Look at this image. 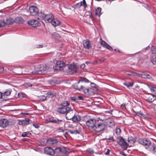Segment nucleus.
<instances>
[{"label": "nucleus", "mask_w": 156, "mask_h": 156, "mask_svg": "<svg viewBox=\"0 0 156 156\" xmlns=\"http://www.w3.org/2000/svg\"><path fill=\"white\" fill-rule=\"evenodd\" d=\"M38 68V69L32 71L31 73L34 74H44L47 73L49 68L45 64L40 65Z\"/></svg>", "instance_id": "1"}, {"label": "nucleus", "mask_w": 156, "mask_h": 156, "mask_svg": "<svg viewBox=\"0 0 156 156\" xmlns=\"http://www.w3.org/2000/svg\"><path fill=\"white\" fill-rule=\"evenodd\" d=\"M106 127V125L104 123L103 121L102 122L96 123L93 130L96 132H100L104 130Z\"/></svg>", "instance_id": "2"}, {"label": "nucleus", "mask_w": 156, "mask_h": 156, "mask_svg": "<svg viewBox=\"0 0 156 156\" xmlns=\"http://www.w3.org/2000/svg\"><path fill=\"white\" fill-rule=\"evenodd\" d=\"M73 113L71 115H67V119L68 120L72 119L74 122H78L80 120V116L77 115H76V111L72 110Z\"/></svg>", "instance_id": "3"}, {"label": "nucleus", "mask_w": 156, "mask_h": 156, "mask_svg": "<svg viewBox=\"0 0 156 156\" xmlns=\"http://www.w3.org/2000/svg\"><path fill=\"white\" fill-rule=\"evenodd\" d=\"M86 125L89 129L94 130V127L97 123V120L95 119H90L85 121Z\"/></svg>", "instance_id": "4"}, {"label": "nucleus", "mask_w": 156, "mask_h": 156, "mask_svg": "<svg viewBox=\"0 0 156 156\" xmlns=\"http://www.w3.org/2000/svg\"><path fill=\"white\" fill-rule=\"evenodd\" d=\"M117 142L124 150H126L128 147L127 143L121 137H119L117 138Z\"/></svg>", "instance_id": "5"}, {"label": "nucleus", "mask_w": 156, "mask_h": 156, "mask_svg": "<svg viewBox=\"0 0 156 156\" xmlns=\"http://www.w3.org/2000/svg\"><path fill=\"white\" fill-rule=\"evenodd\" d=\"M139 143L143 145L148 146L147 149L149 151V147L150 146L155 145L154 144H151V141L148 139H140L139 140Z\"/></svg>", "instance_id": "6"}, {"label": "nucleus", "mask_w": 156, "mask_h": 156, "mask_svg": "<svg viewBox=\"0 0 156 156\" xmlns=\"http://www.w3.org/2000/svg\"><path fill=\"white\" fill-rule=\"evenodd\" d=\"M103 121L104 123L106 125V126H108L109 127L112 128L115 126V122L112 118H109Z\"/></svg>", "instance_id": "7"}, {"label": "nucleus", "mask_w": 156, "mask_h": 156, "mask_svg": "<svg viewBox=\"0 0 156 156\" xmlns=\"http://www.w3.org/2000/svg\"><path fill=\"white\" fill-rule=\"evenodd\" d=\"M72 110L71 108H67L61 107L58 108L57 109V111L60 113L65 114L66 113L67 111H70L69 112L72 113Z\"/></svg>", "instance_id": "8"}, {"label": "nucleus", "mask_w": 156, "mask_h": 156, "mask_svg": "<svg viewBox=\"0 0 156 156\" xmlns=\"http://www.w3.org/2000/svg\"><path fill=\"white\" fill-rule=\"evenodd\" d=\"M9 124V120L5 118L0 119V127L2 128L7 127Z\"/></svg>", "instance_id": "9"}, {"label": "nucleus", "mask_w": 156, "mask_h": 156, "mask_svg": "<svg viewBox=\"0 0 156 156\" xmlns=\"http://www.w3.org/2000/svg\"><path fill=\"white\" fill-rule=\"evenodd\" d=\"M49 122L56 124L57 125L60 124L63 121L62 119H59L56 117H52L49 119L48 120Z\"/></svg>", "instance_id": "10"}, {"label": "nucleus", "mask_w": 156, "mask_h": 156, "mask_svg": "<svg viewBox=\"0 0 156 156\" xmlns=\"http://www.w3.org/2000/svg\"><path fill=\"white\" fill-rule=\"evenodd\" d=\"M29 10L30 15L32 16H35L36 15L38 12L37 8L34 6H31L29 8Z\"/></svg>", "instance_id": "11"}, {"label": "nucleus", "mask_w": 156, "mask_h": 156, "mask_svg": "<svg viewBox=\"0 0 156 156\" xmlns=\"http://www.w3.org/2000/svg\"><path fill=\"white\" fill-rule=\"evenodd\" d=\"M54 18V16L52 13L45 15L44 20L46 23L51 22Z\"/></svg>", "instance_id": "12"}, {"label": "nucleus", "mask_w": 156, "mask_h": 156, "mask_svg": "<svg viewBox=\"0 0 156 156\" xmlns=\"http://www.w3.org/2000/svg\"><path fill=\"white\" fill-rule=\"evenodd\" d=\"M44 153L48 155H53L55 154V152L50 147H47L44 148Z\"/></svg>", "instance_id": "13"}, {"label": "nucleus", "mask_w": 156, "mask_h": 156, "mask_svg": "<svg viewBox=\"0 0 156 156\" xmlns=\"http://www.w3.org/2000/svg\"><path fill=\"white\" fill-rule=\"evenodd\" d=\"M28 23L29 25H31L32 27H38L39 25V21L36 20H32L28 21Z\"/></svg>", "instance_id": "14"}, {"label": "nucleus", "mask_w": 156, "mask_h": 156, "mask_svg": "<svg viewBox=\"0 0 156 156\" xmlns=\"http://www.w3.org/2000/svg\"><path fill=\"white\" fill-rule=\"evenodd\" d=\"M64 66V63L63 62L60 61H57L55 65V69L57 70H59L61 68Z\"/></svg>", "instance_id": "15"}, {"label": "nucleus", "mask_w": 156, "mask_h": 156, "mask_svg": "<svg viewBox=\"0 0 156 156\" xmlns=\"http://www.w3.org/2000/svg\"><path fill=\"white\" fill-rule=\"evenodd\" d=\"M51 22L52 25L54 27L57 26L61 23V21L59 19L54 18Z\"/></svg>", "instance_id": "16"}, {"label": "nucleus", "mask_w": 156, "mask_h": 156, "mask_svg": "<svg viewBox=\"0 0 156 156\" xmlns=\"http://www.w3.org/2000/svg\"><path fill=\"white\" fill-rule=\"evenodd\" d=\"M155 100H156V96L154 94H151L148 97L146 101L149 103H151Z\"/></svg>", "instance_id": "17"}, {"label": "nucleus", "mask_w": 156, "mask_h": 156, "mask_svg": "<svg viewBox=\"0 0 156 156\" xmlns=\"http://www.w3.org/2000/svg\"><path fill=\"white\" fill-rule=\"evenodd\" d=\"M80 82V80L77 83L74 84L73 85V87L75 89L79 90H83L84 88V87L83 86L81 85L79 86V83Z\"/></svg>", "instance_id": "18"}, {"label": "nucleus", "mask_w": 156, "mask_h": 156, "mask_svg": "<svg viewBox=\"0 0 156 156\" xmlns=\"http://www.w3.org/2000/svg\"><path fill=\"white\" fill-rule=\"evenodd\" d=\"M69 71H72V73L76 72L77 70V67L76 66L74 65H71L69 66Z\"/></svg>", "instance_id": "19"}, {"label": "nucleus", "mask_w": 156, "mask_h": 156, "mask_svg": "<svg viewBox=\"0 0 156 156\" xmlns=\"http://www.w3.org/2000/svg\"><path fill=\"white\" fill-rule=\"evenodd\" d=\"M14 22L19 24L23 23L24 22V20L21 17H17L14 20Z\"/></svg>", "instance_id": "20"}, {"label": "nucleus", "mask_w": 156, "mask_h": 156, "mask_svg": "<svg viewBox=\"0 0 156 156\" xmlns=\"http://www.w3.org/2000/svg\"><path fill=\"white\" fill-rule=\"evenodd\" d=\"M11 91L12 90L11 89H10L5 90L4 93L2 94L3 98H6V96L10 95L11 93Z\"/></svg>", "instance_id": "21"}, {"label": "nucleus", "mask_w": 156, "mask_h": 156, "mask_svg": "<svg viewBox=\"0 0 156 156\" xmlns=\"http://www.w3.org/2000/svg\"><path fill=\"white\" fill-rule=\"evenodd\" d=\"M83 46L87 49H89L90 47L89 41L87 40H84L83 41Z\"/></svg>", "instance_id": "22"}, {"label": "nucleus", "mask_w": 156, "mask_h": 156, "mask_svg": "<svg viewBox=\"0 0 156 156\" xmlns=\"http://www.w3.org/2000/svg\"><path fill=\"white\" fill-rule=\"evenodd\" d=\"M58 140L55 139H50L47 140L48 143L50 144L53 145L56 144Z\"/></svg>", "instance_id": "23"}, {"label": "nucleus", "mask_w": 156, "mask_h": 156, "mask_svg": "<svg viewBox=\"0 0 156 156\" xmlns=\"http://www.w3.org/2000/svg\"><path fill=\"white\" fill-rule=\"evenodd\" d=\"M139 109H140V111H136V115L139 116L141 117H144V115L141 112V110H143V108H141L140 107L138 106L137 107Z\"/></svg>", "instance_id": "24"}, {"label": "nucleus", "mask_w": 156, "mask_h": 156, "mask_svg": "<svg viewBox=\"0 0 156 156\" xmlns=\"http://www.w3.org/2000/svg\"><path fill=\"white\" fill-rule=\"evenodd\" d=\"M30 119L28 118H26L25 120H23L22 122H20L19 124L20 125L24 124L25 125H27L29 123Z\"/></svg>", "instance_id": "25"}, {"label": "nucleus", "mask_w": 156, "mask_h": 156, "mask_svg": "<svg viewBox=\"0 0 156 156\" xmlns=\"http://www.w3.org/2000/svg\"><path fill=\"white\" fill-rule=\"evenodd\" d=\"M69 105V103L66 101H64L62 102V103L61 104V105L62 106L61 107H66V108H70V107H68V106Z\"/></svg>", "instance_id": "26"}, {"label": "nucleus", "mask_w": 156, "mask_h": 156, "mask_svg": "<svg viewBox=\"0 0 156 156\" xmlns=\"http://www.w3.org/2000/svg\"><path fill=\"white\" fill-rule=\"evenodd\" d=\"M76 5H79L80 7L83 5L85 8H86L87 7V5L85 0H83L82 2H81L80 3H77Z\"/></svg>", "instance_id": "27"}, {"label": "nucleus", "mask_w": 156, "mask_h": 156, "mask_svg": "<svg viewBox=\"0 0 156 156\" xmlns=\"http://www.w3.org/2000/svg\"><path fill=\"white\" fill-rule=\"evenodd\" d=\"M55 95L54 93L52 92H47L46 94V97L48 98H52Z\"/></svg>", "instance_id": "28"}, {"label": "nucleus", "mask_w": 156, "mask_h": 156, "mask_svg": "<svg viewBox=\"0 0 156 156\" xmlns=\"http://www.w3.org/2000/svg\"><path fill=\"white\" fill-rule=\"evenodd\" d=\"M46 14L42 12H40L38 14V18L39 19L42 20L44 18Z\"/></svg>", "instance_id": "29"}, {"label": "nucleus", "mask_w": 156, "mask_h": 156, "mask_svg": "<svg viewBox=\"0 0 156 156\" xmlns=\"http://www.w3.org/2000/svg\"><path fill=\"white\" fill-rule=\"evenodd\" d=\"M100 42L101 46L105 48L107 47L106 45H108V44L105 41H103L101 38L100 39Z\"/></svg>", "instance_id": "30"}, {"label": "nucleus", "mask_w": 156, "mask_h": 156, "mask_svg": "<svg viewBox=\"0 0 156 156\" xmlns=\"http://www.w3.org/2000/svg\"><path fill=\"white\" fill-rule=\"evenodd\" d=\"M149 151H154L156 153V146L155 145H153L150 146L149 147Z\"/></svg>", "instance_id": "31"}, {"label": "nucleus", "mask_w": 156, "mask_h": 156, "mask_svg": "<svg viewBox=\"0 0 156 156\" xmlns=\"http://www.w3.org/2000/svg\"><path fill=\"white\" fill-rule=\"evenodd\" d=\"M151 61L153 64L156 63V55H154L151 56Z\"/></svg>", "instance_id": "32"}, {"label": "nucleus", "mask_w": 156, "mask_h": 156, "mask_svg": "<svg viewBox=\"0 0 156 156\" xmlns=\"http://www.w3.org/2000/svg\"><path fill=\"white\" fill-rule=\"evenodd\" d=\"M14 22V20H13L12 18H10L6 20V25H10L12 24Z\"/></svg>", "instance_id": "33"}, {"label": "nucleus", "mask_w": 156, "mask_h": 156, "mask_svg": "<svg viewBox=\"0 0 156 156\" xmlns=\"http://www.w3.org/2000/svg\"><path fill=\"white\" fill-rule=\"evenodd\" d=\"M101 8L99 7L98 8L96 9L95 11V14L96 15H97L99 16H100L101 15Z\"/></svg>", "instance_id": "34"}, {"label": "nucleus", "mask_w": 156, "mask_h": 156, "mask_svg": "<svg viewBox=\"0 0 156 156\" xmlns=\"http://www.w3.org/2000/svg\"><path fill=\"white\" fill-rule=\"evenodd\" d=\"M31 134L29 132H23L22 134V136L23 137H29Z\"/></svg>", "instance_id": "35"}, {"label": "nucleus", "mask_w": 156, "mask_h": 156, "mask_svg": "<svg viewBox=\"0 0 156 156\" xmlns=\"http://www.w3.org/2000/svg\"><path fill=\"white\" fill-rule=\"evenodd\" d=\"M129 138H128V143H127L128 146L129 145L130 146H132V145L134 143V141L133 140H132L131 139V138H130V139Z\"/></svg>", "instance_id": "36"}, {"label": "nucleus", "mask_w": 156, "mask_h": 156, "mask_svg": "<svg viewBox=\"0 0 156 156\" xmlns=\"http://www.w3.org/2000/svg\"><path fill=\"white\" fill-rule=\"evenodd\" d=\"M149 89L151 90V91L152 92H154L155 94H156V88L153 87L150 85H147Z\"/></svg>", "instance_id": "37"}, {"label": "nucleus", "mask_w": 156, "mask_h": 156, "mask_svg": "<svg viewBox=\"0 0 156 156\" xmlns=\"http://www.w3.org/2000/svg\"><path fill=\"white\" fill-rule=\"evenodd\" d=\"M51 35L52 37L55 38L60 37V36L58 33L56 32H54Z\"/></svg>", "instance_id": "38"}, {"label": "nucleus", "mask_w": 156, "mask_h": 156, "mask_svg": "<svg viewBox=\"0 0 156 156\" xmlns=\"http://www.w3.org/2000/svg\"><path fill=\"white\" fill-rule=\"evenodd\" d=\"M133 82H127L125 83H124V85L126 86L127 87L129 88V87H132L133 85Z\"/></svg>", "instance_id": "39"}, {"label": "nucleus", "mask_w": 156, "mask_h": 156, "mask_svg": "<svg viewBox=\"0 0 156 156\" xmlns=\"http://www.w3.org/2000/svg\"><path fill=\"white\" fill-rule=\"evenodd\" d=\"M39 98L40 100L41 101H44L47 99L46 96L44 95L40 96Z\"/></svg>", "instance_id": "40"}, {"label": "nucleus", "mask_w": 156, "mask_h": 156, "mask_svg": "<svg viewBox=\"0 0 156 156\" xmlns=\"http://www.w3.org/2000/svg\"><path fill=\"white\" fill-rule=\"evenodd\" d=\"M151 51L153 54L156 53V46H153L151 48Z\"/></svg>", "instance_id": "41"}, {"label": "nucleus", "mask_w": 156, "mask_h": 156, "mask_svg": "<svg viewBox=\"0 0 156 156\" xmlns=\"http://www.w3.org/2000/svg\"><path fill=\"white\" fill-rule=\"evenodd\" d=\"M6 25V22L3 21H0V27H3Z\"/></svg>", "instance_id": "42"}, {"label": "nucleus", "mask_w": 156, "mask_h": 156, "mask_svg": "<svg viewBox=\"0 0 156 156\" xmlns=\"http://www.w3.org/2000/svg\"><path fill=\"white\" fill-rule=\"evenodd\" d=\"M115 132L117 135H119L121 133V130L119 128H117L116 129Z\"/></svg>", "instance_id": "43"}, {"label": "nucleus", "mask_w": 156, "mask_h": 156, "mask_svg": "<svg viewBox=\"0 0 156 156\" xmlns=\"http://www.w3.org/2000/svg\"><path fill=\"white\" fill-rule=\"evenodd\" d=\"M55 153H58L61 151V149L60 147L56 148L54 151Z\"/></svg>", "instance_id": "44"}, {"label": "nucleus", "mask_w": 156, "mask_h": 156, "mask_svg": "<svg viewBox=\"0 0 156 156\" xmlns=\"http://www.w3.org/2000/svg\"><path fill=\"white\" fill-rule=\"evenodd\" d=\"M69 132L71 134H76L78 133V131L76 130H73V131L69 130Z\"/></svg>", "instance_id": "45"}, {"label": "nucleus", "mask_w": 156, "mask_h": 156, "mask_svg": "<svg viewBox=\"0 0 156 156\" xmlns=\"http://www.w3.org/2000/svg\"><path fill=\"white\" fill-rule=\"evenodd\" d=\"M141 77L144 78H147V74L144 73H142L141 74Z\"/></svg>", "instance_id": "46"}, {"label": "nucleus", "mask_w": 156, "mask_h": 156, "mask_svg": "<svg viewBox=\"0 0 156 156\" xmlns=\"http://www.w3.org/2000/svg\"><path fill=\"white\" fill-rule=\"evenodd\" d=\"M121 108L123 110H126V105L125 104H122L121 105Z\"/></svg>", "instance_id": "47"}, {"label": "nucleus", "mask_w": 156, "mask_h": 156, "mask_svg": "<svg viewBox=\"0 0 156 156\" xmlns=\"http://www.w3.org/2000/svg\"><path fill=\"white\" fill-rule=\"evenodd\" d=\"M18 96L20 98H22L24 97V95L22 93H19Z\"/></svg>", "instance_id": "48"}, {"label": "nucleus", "mask_w": 156, "mask_h": 156, "mask_svg": "<svg viewBox=\"0 0 156 156\" xmlns=\"http://www.w3.org/2000/svg\"><path fill=\"white\" fill-rule=\"evenodd\" d=\"M111 150L109 149H107V151L105 153V155H108L109 154Z\"/></svg>", "instance_id": "49"}, {"label": "nucleus", "mask_w": 156, "mask_h": 156, "mask_svg": "<svg viewBox=\"0 0 156 156\" xmlns=\"http://www.w3.org/2000/svg\"><path fill=\"white\" fill-rule=\"evenodd\" d=\"M106 46H107V47H105V48L109 50L110 51L112 50L113 49L110 46H109L108 44V46L106 45Z\"/></svg>", "instance_id": "50"}, {"label": "nucleus", "mask_w": 156, "mask_h": 156, "mask_svg": "<svg viewBox=\"0 0 156 156\" xmlns=\"http://www.w3.org/2000/svg\"><path fill=\"white\" fill-rule=\"evenodd\" d=\"M33 126L35 128L37 129H38L39 127V126L36 123L33 124Z\"/></svg>", "instance_id": "51"}, {"label": "nucleus", "mask_w": 156, "mask_h": 156, "mask_svg": "<svg viewBox=\"0 0 156 156\" xmlns=\"http://www.w3.org/2000/svg\"><path fill=\"white\" fill-rule=\"evenodd\" d=\"M70 111H67V112L66 113V118L67 119V115L68 114L69 115H72V114H73V113H70L69 112Z\"/></svg>", "instance_id": "52"}, {"label": "nucleus", "mask_w": 156, "mask_h": 156, "mask_svg": "<svg viewBox=\"0 0 156 156\" xmlns=\"http://www.w3.org/2000/svg\"><path fill=\"white\" fill-rule=\"evenodd\" d=\"M113 110H110L108 111H106L105 112L106 113H108L111 114H112V112Z\"/></svg>", "instance_id": "53"}, {"label": "nucleus", "mask_w": 156, "mask_h": 156, "mask_svg": "<svg viewBox=\"0 0 156 156\" xmlns=\"http://www.w3.org/2000/svg\"><path fill=\"white\" fill-rule=\"evenodd\" d=\"M77 99L75 97H72L71 98V100L74 101H76Z\"/></svg>", "instance_id": "54"}, {"label": "nucleus", "mask_w": 156, "mask_h": 156, "mask_svg": "<svg viewBox=\"0 0 156 156\" xmlns=\"http://www.w3.org/2000/svg\"><path fill=\"white\" fill-rule=\"evenodd\" d=\"M82 81L88 83L89 82V80L85 78H84L82 80Z\"/></svg>", "instance_id": "55"}, {"label": "nucleus", "mask_w": 156, "mask_h": 156, "mask_svg": "<svg viewBox=\"0 0 156 156\" xmlns=\"http://www.w3.org/2000/svg\"><path fill=\"white\" fill-rule=\"evenodd\" d=\"M43 45H41V44L37 45H36V48H41L43 47Z\"/></svg>", "instance_id": "56"}, {"label": "nucleus", "mask_w": 156, "mask_h": 156, "mask_svg": "<svg viewBox=\"0 0 156 156\" xmlns=\"http://www.w3.org/2000/svg\"><path fill=\"white\" fill-rule=\"evenodd\" d=\"M88 13L89 15L91 18L93 20V16H92L91 13L90 12H88Z\"/></svg>", "instance_id": "57"}, {"label": "nucleus", "mask_w": 156, "mask_h": 156, "mask_svg": "<svg viewBox=\"0 0 156 156\" xmlns=\"http://www.w3.org/2000/svg\"><path fill=\"white\" fill-rule=\"evenodd\" d=\"M78 99L80 100H83V98L81 96H79L77 97Z\"/></svg>", "instance_id": "58"}, {"label": "nucleus", "mask_w": 156, "mask_h": 156, "mask_svg": "<svg viewBox=\"0 0 156 156\" xmlns=\"http://www.w3.org/2000/svg\"><path fill=\"white\" fill-rule=\"evenodd\" d=\"M96 85L94 83H91V86L93 87H96Z\"/></svg>", "instance_id": "59"}, {"label": "nucleus", "mask_w": 156, "mask_h": 156, "mask_svg": "<svg viewBox=\"0 0 156 156\" xmlns=\"http://www.w3.org/2000/svg\"><path fill=\"white\" fill-rule=\"evenodd\" d=\"M108 139L110 140V142L111 141H114V139L113 137H111V138H109Z\"/></svg>", "instance_id": "60"}, {"label": "nucleus", "mask_w": 156, "mask_h": 156, "mask_svg": "<svg viewBox=\"0 0 156 156\" xmlns=\"http://www.w3.org/2000/svg\"><path fill=\"white\" fill-rule=\"evenodd\" d=\"M85 66L84 64H83L80 65V67L82 69H83Z\"/></svg>", "instance_id": "61"}, {"label": "nucleus", "mask_w": 156, "mask_h": 156, "mask_svg": "<svg viewBox=\"0 0 156 156\" xmlns=\"http://www.w3.org/2000/svg\"><path fill=\"white\" fill-rule=\"evenodd\" d=\"M147 78L148 79H150L151 78V76L148 74H147Z\"/></svg>", "instance_id": "62"}, {"label": "nucleus", "mask_w": 156, "mask_h": 156, "mask_svg": "<svg viewBox=\"0 0 156 156\" xmlns=\"http://www.w3.org/2000/svg\"><path fill=\"white\" fill-rule=\"evenodd\" d=\"M3 98L2 93L0 92V99L1 98Z\"/></svg>", "instance_id": "63"}, {"label": "nucleus", "mask_w": 156, "mask_h": 156, "mask_svg": "<svg viewBox=\"0 0 156 156\" xmlns=\"http://www.w3.org/2000/svg\"><path fill=\"white\" fill-rule=\"evenodd\" d=\"M84 91L85 92V91L86 90L87 92H88L89 90V89H86L84 90Z\"/></svg>", "instance_id": "64"}]
</instances>
